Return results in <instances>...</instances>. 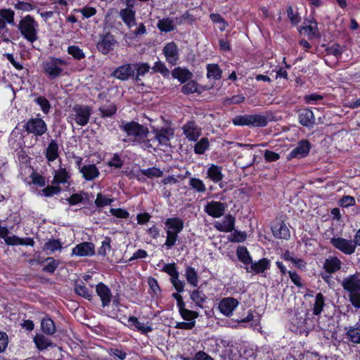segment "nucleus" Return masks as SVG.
<instances>
[{
  "label": "nucleus",
  "instance_id": "obj_1",
  "mask_svg": "<svg viewBox=\"0 0 360 360\" xmlns=\"http://www.w3.org/2000/svg\"><path fill=\"white\" fill-rule=\"evenodd\" d=\"M161 271L170 276V282L176 291V292L172 293V297L176 300L177 307L179 308L185 305L181 293L184 291L186 283L184 281L179 279V272L177 270L176 264L174 262L165 264Z\"/></svg>",
  "mask_w": 360,
  "mask_h": 360
},
{
  "label": "nucleus",
  "instance_id": "obj_2",
  "mask_svg": "<svg viewBox=\"0 0 360 360\" xmlns=\"http://www.w3.org/2000/svg\"><path fill=\"white\" fill-rule=\"evenodd\" d=\"M165 226L166 240L162 248L169 250L173 248L179 238V234L184 228V221L179 217L167 218L164 222Z\"/></svg>",
  "mask_w": 360,
  "mask_h": 360
},
{
  "label": "nucleus",
  "instance_id": "obj_3",
  "mask_svg": "<svg viewBox=\"0 0 360 360\" xmlns=\"http://www.w3.org/2000/svg\"><path fill=\"white\" fill-rule=\"evenodd\" d=\"M21 36L27 41L33 44L38 39L39 24L31 15L22 17L17 25Z\"/></svg>",
  "mask_w": 360,
  "mask_h": 360
},
{
  "label": "nucleus",
  "instance_id": "obj_4",
  "mask_svg": "<svg viewBox=\"0 0 360 360\" xmlns=\"http://www.w3.org/2000/svg\"><path fill=\"white\" fill-rule=\"evenodd\" d=\"M120 128L125 132L127 136L133 138L134 143L143 142L150 134L148 127L134 120L130 122L122 120Z\"/></svg>",
  "mask_w": 360,
  "mask_h": 360
},
{
  "label": "nucleus",
  "instance_id": "obj_5",
  "mask_svg": "<svg viewBox=\"0 0 360 360\" xmlns=\"http://www.w3.org/2000/svg\"><path fill=\"white\" fill-rule=\"evenodd\" d=\"M343 289L349 293V300L356 309L360 308V276L357 274L344 278L341 283Z\"/></svg>",
  "mask_w": 360,
  "mask_h": 360
},
{
  "label": "nucleus",
  "instance_id": "obj_6",
  "mask_svg": "<svg viewBox=\"0 0 360 360\" xmlns=\"http://www.w3.org/2000/svg\"><path fill=\"white\" fill-rule=\"evenodd\" d=\"M49 59L42 63V70L50 80H53L63 75V70L60 66L68 65V63L62 58L52 56Z\"/></svg>",
  "mask_w": 360,
  "mask_h": 360
},
{
  "label": "nucleus",
  "instance_id": "obj_7",
  "mask_svg": "<svg viewBox=\"0 0 360 360\" xmlns=\"http://www.w3.org/2000/svg\"><path fill=\"white\" fill-rule=\"evenodd\" d=\"M27 134H31L36 137H41L48 131L46 122L40 117H31L23 126Z\"/></svg>",
  "mask_w": 360,
  "mask_h": 360
},
{
  "label": "nucleus",
  "instance_id": "obj_8",
  "mask_svg": "<svg viewBox=\"0 0 360 360\" xmlns=\"http://www.w3.org/2000/svg\"><path fill=\"white\" fill-rule=\"evenodd\" d=\"M73 119L75 123L79 126L86 125L92 113V108L87 105L76 104L72 108Z\"/></svg>",
  "mask_w": 360,
  "mask_h": 360
},
{
  "label": "nucleus",
  "instance_id": "obj_9",
  "mask_svg": "<svg viewBox=\"0 0 360 360\" xmlns=\"http://www.w3.org/2000/svg\"><path fill=\"white\" fill-rule=\"evenodd\" d=\"M117 40L113 34L108 32L99 35V39L96 43L97 50L103 55H108L114 50Z\"/></svg>",
  "mask_w": 360,
  "mask_h": 360
},
{
  "label": "nucleus",
  "instance_id": "obj_10",
  "mask_svg": "<svg viewBox=\"0 0 360 360\" xmlns=\"http://www.w3.org/2000/svg\"><path fill=\"white\" fill-rule=\"evenodd\" d=\"M330 243L335 248L347 255L353 254L357 245L354 239L347 240L342 237H333Z\"/></svg>",
  "mask_w": 360,
  "mask_h": 360
},
{
  "label": "nucleus",
  "instance_id": "obj_11",
  "mask_svg": "<svg viewBox=\"0 0 360 360\" xmlns=\"http://www.w3.org/2000/svg\"><path fill=\"white\" fill-rule=\"evenodd\" d=\"M134 64L126 63L115 68L112 72L111 76L121 81H126L129 77L134 79Z\"/></svg>",
  "mask_w": 360,
  "mask_h": 360
},
{
  "label": "nucleus",
  "instance_id": "obj_12",
  "mask_svg": "<svg viewBox=\"0 0 360 360\" xmlns=\"http://www.w3.org/2000/svg\"><path fill=\"white\" fill-rule=\"evenodd\" d=\"M226 208L225 203L212 200L205 205L204 210L209 216L219 218L224 214Z\"/></svg>",
  "mask_w": 360,
  "mask_h": 360
},
{
  "label": "nucleus",
  "instance_id": "obj_13",
  "mask_svg": "<svg viewBox=\"0 0 360 360\" xmlns=\"http://www.w3.org/2000/svg\"><path fill=\"white\" fill-rule=\"evenodd\" d=\"M163 54L167 63L172 65H176L179 59V50L174 41L169 42L163 48Z\"/></svg>",
  "mask_w": 360,
  "mask_h": 360
},
{
  "label": "nucleus",
  "instance_id": "obj_14",
  "mask_svg": "<svg viewBox=\"0 0 360 360\" xmlns=\"http://www.w3.org/2000/svg\"><path fill=\"white\" fill-rule=\"evenodd\" d=\"M309 150V142L307 140H302L297 143V146L287 155V159L290 160L293 158H302L308 155Z\"/></svg>",
  "mask_w": 360,
  "mask_h": 360
},
{
  "label": "nucleus",
  "instance_id": "obj_15",
  "mask_svg": "<svg viewBox=\"0 0 360 360\" xmlns=\"http://www.w3.org/2000/svg\"><path fill=\"white\" fill-rule=\"evenodd\" d=\"M72 255L78 257H91L95 255V245L91 242L80 243L72 250Z\"/></svg>",
  "mask_w": 360,
  "mask_h": 360
},
{
  "label": "nucleus",
  "instance_id": "obj_16",
  "mask_svg": "<svg viewBox=\"0 0 360 360\" xmlns=\"http://www.w3.org/2000/svg\"><path fill=\"white\" fill-rule=\"evenodd\" d=\"M96 292L101 299L103 307L110 305L112 300V292L106 284L103 282L98 283L96 285Z\"/></svg>",
  "mask_w": 360,
  "mask_h": 360
},
{
  "label": "nucleus",
  "instance_id": "obj_17",
  "mask_svg": "<svg viewBox=\"0 0 360 360\" xmlns=\"http://www.w3.org/2000/svg\"><path fill=\"white\" fill-rule=\"evenodd\" d=\"M214 227L221 232H232L235 227V217L231 214H226L221 221L214 223Z\"/></svg>",
  "mask_w": 360,
  "mask_h": 360
},
{
  "label": "nucleus",
  "instance_id": "obj_18",
  "mask_svg": "<svg viewBox=\"0 0 360 360\" xmlns=\"http://www.w3.org/2000/svg\"><path fill=\"white\" fill-rule=\"evenodd\" d=\"M238 305V302L233 297L223 298L219 304V309L221 314L226 316H230L233 311Z\"/></svg>",
  "mask_w": 360,
  "mask_h": 360
},
{
  "label": "nucleus",
  "instance_id": "obj_19",
  "mask_svg": "<svg viewBox=\"0 0 360 360\" xmlns=\"http://www.w3.org/2000/svg\"><path fill=\"white\" fill-rule=\"evenodd\" d=\"M184 134L191 141H196L200 136V129L198 128L195 121L187 122L182 127Z\"/></svg>",
  "mask_w": 360,
  "mask_h": 360
},
{
  "label": "nucleus",
  "instance_id": "obj_20",
  "mask_svg": "<svg viewBox=\"0 0 360 360\" xmlns=\"http://www.w3.org/2000/svg\"><path fill=\"white\" fill-rule=\"evenodd\" d=\"M120 17L128 28L136 25V11L131 8H124L120 10Z\"/></svg>",
  "mask_w": 360,
  "mask_h": 360
},
{
  "label": "nucleus",
  "instance_id": "obj_21",
  "mask_svg": "<svg viewBox=\"0 0 360 360\" xmlns=\"http://www.w3.org/2000/svg\"><path fill=\"white\" fill-rule=\"evenodd\" d=\"M128 323L130 328L134 327L137 331L143 335H146L153 330L151 323L147 321L146 323H141L138 318L134 316L128 318Z\"/></svg>",
  "mask_w": 360,
  "mask_h": 360
},
{
  "label": "nucleus",
  "instance_id": "obj_22",
  "mask_svg": "<svg viewBox=\"0 0 360 360\" xmlns=\"http://www.w3.org/2000/svg\"><path fill=\"white\" fill-rule=\"evenodd\" d=\"M80 173L82 178L86 181H94L100 175V172L98 167L94 164H89L82 166L80 169Z\"/></svg>",
  "mask_w": 360,
  "mask_h": 360
},
{
  "label": "nucleus",
  "instance_id": "obj_23",
  "mask_svg": "<svg viewBox=\"0 0 360 360\" xmlns=\"http://www.w3.org/2000/svg\"><path fill=\"white\" fill-rule=\"evenodd\" d=\"M172 76L173 78L178 79L181 84H184L191 79L193 75L187 68L176 67L172 71Z\"/></svg>",
  "mask_w": 360,
  "mask_h": 360
},
{
  "label": "nucleus",
  "instance_id": "obj_24",
  "mask_svg": "<svg viewBox=\"0 0 360 360\" xmlns=\"http://www.w3.org/2000/svg\"><path fill=\"white\" fill-rule=\"evenodd\" d=\"M71 178V174L65 167L61 166L56 170H54L53 179L51 181L52 184H64L67 183Z\"/></svg>",
  "mask_w": 360,
  "mask_h": 360
},
{
  "label": "nucleus",
  "instance_id": "obj_25",
  "mask_svg": "<svg viewBox=\"0 0 360 360\" xmlns=\"http://www.w3.org/2000/svg\"><path fill=\"white\" fill-rule=\"evenodd\" d=\"M315 116L314 112L309 109H302L299 113L300 123L307 127H311L315 124Z\"/></svg>",
  "mask_w": 360,
  "mask_h": 360
},
{
  "label": "nucleus",
  "instance_id": "obj_26",
  "mask_svg": "<svg viewBox=\"0 0 360 360\" xmlns=\"http://www.w3.org/2000/svg\"><path fill=\"white\" fill-rule=\"evenodd\" d=\"M271 230L273 235L277 238L288 240L290 237V231L283 222L274 224Z\"/></svg>",
  "mask_w": 360,
  "mask_h": 360
},
{
  "label": "nucleus",
  "instance_id": "obj_27",
  "mask_svg": "<svg viewBox=\"0 0 360 360\" xmlns=\"http://www.w3.org/2000/svg\"><path fill=\"white\" fill-rule=\"evenodd\" d=\"M174 136V131L171 128L162 127L155 133V138L161 145L167 146L171 138Z\"/></svg>",
  "mask_w": 360,
  "mask_h": 360
},
{
  "label": "nucleus",
  "instance_id": "obj_28",
  "mask_svg": "<svg viewBox=\"0 0 360 360\" xmlns=\"http://www.w3.org/2000/svg\"><path fill=\"white\" fill-rule=\"evenodd\" d=\"M45 157L48 162H53L59 157V147L56 140H51L46 149Z\"/></svg>",
  "mask_w": 360,
  "mask_h": 360
},
{
  "label": "nucleus",
  "instance_id": "obj_29",
  "mask_svg": "<svg viewBox=\"0 0 360 360\" xmlns=\"http://www.w3.org/2000/svg\"><path fill=\"white\" fill-rule=\"evenodd\" d=\"M207 177L214 183L221 181L224 178L221 167L214 164L208 167L207 170Z\"/></svg>",
  "mask_w": 360,
  "mask_h": 360
},
{
  "label": "nucleus",
  "instance_id": "obj_30",
  "mask_svg": "<svg viewBox=\"0 0 360 360\" xmlns=\"http://www.w3.org/2000/svg\"><path fill=\"white\" fill-rule=\"evenodd\" d=\"M346 338L354 344H360V324L357 323L354 326L346 328Z\"/></svg>",
  "mask_w": 360,
  "mask_h": 360
},
{
  "label": "nucleus",
  "instance_id": "obj_31",
  "mask_svg": "<svg viewBox=\"0 0 360 360\" xmlns=\"http://www.w3.org/2000/svg\"><path fill=\"white\" fill-rule=\"evenodd\" d=\"M190 298L194 302L195 305L199 308H203V305L207 300V296L204 292L200 290V288L189 292Z\"/></svg>",
  "mask_w": 360,
  "mask_h": 360
},
{
  "label": "nucleus",
  "instance_id": "obj_32",
  "mask_svg": "<svg viewBox=\"0 0 360 360\" xmlns=\"http://www.w3.org/2000/svg\"><path fill=\"white\" fill-rule=\"evenodd\" d=\"M75 292L77 295L85 298L86 300H87L89 301L92 300V298H93L92 290L87 288L82 281L75 283Z\"/></svg>",
  "mask_w": 360,
  "mask_h": 360
},
{
  "label": "nucleus",
  "instance_id": "obj_33",
  "mask_svg": "<svg viewBox=\"0 0 360 360\" xmlns=\"http://www.w3.org/2000/svg\"><path fill=\"white\" fill-rule=\"evenodd\" d=\"M41 328L43 333L49 335H53L56 331L55 323L49 315L41 319Z\"/></svg>",
  "mask_w": 360,
  "mask_h": 360
},
{
  "label": "nucleus",
  "instance_id": "obj_34",
  "mask_svg": "<svg viewBox=\"0 0 360 360\" xmlns=\"http://www.w3.org/2000/svg\"><path fill=\"white\" fill-rule=\"evenodd\" d=\"M341 267V262L337 257H330L326 259L323 268L330 274L338 271Z\"/></svg>",
  "mask_w": 360,
  "mask_h": 360
},
{
  "label": "nucleus",
  "instance_id": "obj_35",
  "mask_svg": "<svg viewBox=\"0 0 360 360\" xmlns=\"http://www.w3.org/2000/svg\"><path fill=\"white\" fill-rule=\"evenodd\" d=\"M249 264H251V268L252 271L256 274L264 273V271L269 268V261L263 258L259 260L257 262H253L252 258L249 256Z\"/></svg>",
  "mask_w": 360,
  "mask_h": 360
},
{
  "label": "nucleus",
  "instance_id": "obj_36",
  "mask_svg": "<svg viewBox=\"0 0 360 360\" xmlns=\"http://www.w3.org/2000/svg\"><path fill=\"white\" fill-rule=\"evenodd\" d=\"M108 102L109 103L108 105L101 106L98 109L102 118L112 117L117 113V105L115 103L110 102V101H108Z\"/></svg>",
  "mask_w": 360,
  "mask_h": 360
},
{
  "label": "nucleus",
  "instance_id": "obj_37",
  "mask_svg": "<svg viewBox=\"0 0 360 360\" xmlns=\"http://www.w3.org/2000/svg\"><path fill=\"white\" fill-rule=\"evenodd\" d=\"M186 281L193 287H197L198 284V275L195 269L191 266H186L184 274Z\"/></svg>",
  "mask_w": 360,
  "mask_h": 360
},
{
  "label": "nucleus",
  "instance_id": "obj_38",
  "mask_svg": "<svg viewBox=\"0 0 360 360\" xmlns=\"http://www.w3.org/2000/svg\"><path fill=\"white\" fill-rule=\"evenodd\" d=\"M134 67H136V74L134 73V80L136 84H139L141 81L140 77L144 76L148 73L150 67L148 63H138L134 64Z\"/></svg>",
  "mask_w": 360,
  "mask_h": 360
},
{
  "label": "nucleus",
  "instance_id": "obj_39",
  "mask_svg": "<svg viewBox=\"0 0 360 360\" xmlns=\"http://www.w3.org/2000/svg\"><path fill=\"white\" fill-rule=\"evenodd\" d=\"M222 77V70L217 64L210 63L207 65V78L219 80Z\"/></svg>",
  "mask_w": 360,
  "mask_h": 360
},
{
  "label": "nucleus",
  "instance_id": "obj_40",
  "mask_svg": "<svg viewBox=\"0 0 360 360\" xmlns=\"http://www.w3.org/2000/svg\"><path fill=\"white\" fill-rule=\"evenodd\" d=\"M186 304L178 308L179 314L181 318L187 321H193L195 325V319L198 317L199 314L197 311H192L186 308Z\"/></svg>",
  "mask_w": 360,
  "mask_h": 360
},
{
  "label": "nucleus",
  "instance_id": "obj_41",
  "mask_svg": "<svg viewBox=\"0 0 360 360\" xmlns=\"http://www.w3.org/2000/svg\"><path fill=\"white\" fill-rule=\"evenodd\" d=\"M157 27L162 32H169L175 29L174 21L169 18H164L158 20Z\"/></svg>",
  "mask_w": 360,
  "mask_h": 360
},
{
  "label": "nucleus",
  "instance_id": "obj_42",
  "mask_svg": "<svg viewBox=\"0 0 360 360\" xmlns=\"http://www.w3.org/2000/svg\"><path fill=\"white\" fill-rule=\"evenodd\" d=\"M88 193L82 191L79 193H72L66 200L70 205L72 206L84 202V200H88Z\"/></svg>",
  "mask_w": 360,
  "mask_h": 360
},
{
  "label": "nucleus",
  "instance_id": "obj_43",
  "mask_svg": "<svg viewBox=\"0 0 360 360\" xmlns=\"http://www.w3.org/2000/svg\"><path fill=\"white\" fill-rule=\"evenodd\" d=\"M34 102L40 107L44 114L48 115L52 108L50 101L44 96H39L34 98Z\"/></svg>",
  "mask_w": 360,
  "mask_h": 360
},
{
  "label": "nucleus",
  "instance_id": "obj_44",
  "mask_svg": "<svg viewBox=\"0 0 360 360\" xmlns=\"http://www.w3.org/2000/svg\"><path fill=\"white\" fill-rule=\"evenodd\" d=\"M199 84L192 79L184 83L181 86V92L185 95H189L193 93H200L198 90Z\"/></svg>",
  "mask_w": 360,
  "mask_h": 360
},
{
  "label": "nucleus",
  "instance_id": "obj_45",
  "mask_svg": "<svg viewBox=\"0 0 360 360\" xmlns=\"http://www.w3.org/2000/svg\"><path fill=\"white\" fill-rule=\"evenodd\" d=\"M34 342L37 348L40 351H43L53 345L52 342L43 335H37L34 338Z\"/></svg>",
  "mask_w": 360,
  "mask_h": 360
},
{
  "label": "nucleus",
  "instance_id": "obj_46",
  "mask_svg": "<svg viewBox=\"0 0 360 360\" xmlns=\"http://www.w3.org/2000/svg\"><path fill=\"white\" fill-rule=\"evenodd\" d=\"M62 188L59 184L48 185L41 190V194L46 198H51L61 193Z\"/></svg>",
  "mask_w": 360,
  "mask_h": 360
},
{
  "label": "nucleus",
  "instance_id": "obj_47",
  "mask_svg": "<svg viewBox=\"0 0 360 360\" xmlns=\"http://www.w3.org/2000/svg\"><path fill=\"white\" fill-rule=\"evenodd\" d=\"M0 16L4 20L6 24L15 26V11L11 8L0 9Z\"/></svg>",
  "mask_w": 360,
  "mask_h": 360
},
{
  "label": "nucleus",
  "instance_id": "obj_48",
  "mask_svg": "<svg viewBox=\"0 0 360 360\" xmlns=\"http://www.w3.org/2000/svg\"><path fill=\"white\" fill-rule=\"evenodd\" d=\"M188 185L191 188L200 193H204L206 191V187L204 182L199 178L191 177L189 179Z\"/></svg>",
  "mask_w": 360,
  "mask_h": 360
},
{
  "label": "nucleus",
  "instance_id": "obj_49",
  "mask_svg": "<svg viewBox=\"0 0 360 360\" xmlns=\"http://www.w3.org/2000/svg\"><path fill=\"white\" fill-rule=\"evenodd\" d=\"M44 262H47L48 264L43 267L42 271L51 274L56 271L60 265V261L51 257L46 258Z\"/></svg>",
  "mask_w": 360,
  "mask_h": 360
},
{
  "label": "nucleus",
  "instance_id": "obj_50",
  "mask_svg": "<svg viewBox=\"0 0 360 360\" xmlns=\"http://www.w3.org/2000/svg\"><path fill=\"white\" fill-rule=\"evenodd\" d=\"M267 119L261 115H249V125L254 127H264L267 124Z\"/></svg>",
  "mask_w": 360,
  "mask_h": 360
},
{
  "label": "nucleus",
  "instance_id": "obj_51",
  "mask_svg": "<svg viewBox=\"0 0 360 360\" xmlns=\"http://www.w3.org/2000/svg\"><path fill=\"white\" fill-rule=\"evenodd\" d=\"M140 172L149 179L158 178L163 175V172L160 168L155 167L140 169Z\"/></svg>",
  "mask_w": 360,
  "mask_h": 360
},
{
  "label": "nucleus",
  "instance_id": "obj_52",
  "mask_svg": "<svg viewBox=\"0 0 360 360\" xmlns=\"http://www.w3.org/2000/svg\"><path fill=\"white\" fill-rule=\"evenodd\" d=\"M325 305V299L321 293L316 294L315 297V302L313 307V314L314 315H319Z\"/></svg>",
  "mask_w": 360,
  "mask_h": 360
},
{
  "label": "nucleus",
  "instance_id": "obj_53",
  "mask_svg": "<svg viewBox=\"0 0 360 360\" xmlns=\"http://www.w3.org/2000/svg\"><path fill=\"white\" fill-rule=\"evenodd\" d=\"M210 143L206 137L202 138L194 146V152L197 155H202L209 148Z\"/></svg>",
  "mask_w": 360,
  "mask_h": 360
},
{
  "label": "nucleus",
  "instance_id": "obj_54",
  "mask_svg": "<svg viewBox=\"0 0 360 360\" xmlns=\"http://www.w3.org/2000/svg\"><path fill=\"white\" fill-rule=\"evenodd\" d=\"M210 18L213 23L219 25L218 28L220 31L223 32L226 29L228 23L220 14L211 13L210 15Z\"/></svg>",
  "mask_w": 360,
  "mask_h": 360
},
{
  "label": "nucleus",
  "instance_id": "obj_55",
  "mask_svg": "<svg viewBox=\"0 0 360 360\" xmlns=\"http://www.w3.org/2000/svg\"><path fill=\"white\" fill-rule=\"evenodd\" d=\"M68 53L73 57L74 59L80 60L85 58V53L78 46L71 45L68 47Z\"/></svg>",
  "mask_w": 360,
  "mask_h": 360
},
{
  "label": "nucleus",
  "instance_id": "obj_56",
  "mask_svg": "<svg viewBox=\"0 0 360 360\" xmlns=\"http://www.w3.org/2000/svg\"><path fill=\"white\" fill-rule=\"evenodd\" d=\"M62 248V243L59 239L51 238L45 243L44 250L54 252L60 250Z\"/></svg>",
  "mask_w": 360,
  "mask_h": 360
},
{
  "label": "nucleus",
  "instance_id": "obj_57",
  "mask_svg": "<svg viewBox=\"0 0 360 360\" xmlns=\"http://www.w3.org/2000/svg\"><path fill=\"white\" fill-rule=\"evenodd\" d=\"M247 238V233L245 231H240L235 230L228 236V240L231 243H242Z\"/></svg>",
  "mask_w": 360,
  "mask_h": 360
},
{
  "label": "nucleus",
  "instance_id": "obj_58",
  "mask_svg": "<svg viewBox=\"0 0 360 360\" xmlns=\"http://www.w3.org/2000/svg\"><path fill=\"white\" fill-rule=\"evenodd\" d=\"M112 239L109 236H106L101 243V246L98 249V255L103 257H106L107 252L111 250Z\"/></svg>",
  "mask_w": 360,
  "mask_h": 360
},
{
  "label": "nucleus",
  "instance_id": "obj_59",
  "mask_svg": "<svg viewBox=\"0 0 360 360\" xmlns=\"http://www.w3.org/2000/svg\"><path fill=\"white\" fill-rule=\"evenodd\" d=\"M152 70H153L154 72L160 73L164 77H168L170 74V72L169 69L166 67L165 64L160 60L155 62L154 65L152 68Z\"/></svg>",
  "mask_w": 360,
  "mask_h": 360
},
{
  "label": "nucleus",
  "instance_id": "obj_60",
  "mask_svg": "<svg viewBox=\"0 0 360 360\" xmlns=\"http://www.w3.org/2000/svg\"><path fill=\"white\" fill-rule=\"evenodd\" d=\"M107 165L111 168L120 169L124 165V160L117 153H115L111 160L107 162Z\"/></svg>",
  "mask_w": 360,
  "mask_h": 360
},
{
  "label": "nucleus",
  "instance_id": "obj_61",
  "mask_svg": "<svg viewBox=\"0 0 360 360\" xmlns=\"http://www.w3.org/2000/svg\"><path fill=\"white\" fill-rule=\"evenodd\" d=\"M175 20L176 24L179 25H184L185 23L191 25L194 22L195 18L189 11H186L183 15L176 17Z\"/></svg>",
  "mask_w": 360,
  "mask_h": 360
},
{
  "label": "nucleus",
  "instance_id": "obj_62",
  "mask_svg": "<svg viewBox=\"0 0 360 360\" xmlns=\"http://www.w3.org/2000/svg\"><path fill=\"white\" fill-rule=\"evenodd\" d=\"M301 30L309 38H314L318 34L317 24L316 22H311L309 25L303 26Z\"/></svg>",
  "mask_w": 360,
  "mask_h": 360
},
{
  "label": "nucleus",
  "instance_id": "obj_63",
  "mask_svg": "<svg viewBox=\"0 0 360 360\" xmlns=\"http://www.w3.org/2000/svg\"><path fill=\"white\" fill-rule=\"evenodd\" d=\"M30 177L31 178L32 183L34 185L38 186L39 187H44L46 184L45 177L37 172H33L30 174Z\"/></svg>",
  "mask_w": 360,
  "mask_h": 360
},
{
  "label": "nucleus",
  "instance_id": "obj_64",
  "mask_svg": "<svg viewBox=\"0 0 360 360\" xmlns=\"http://www.w3.org/2000/svg\"><path fill=\"white\" fill-rule=\"evenodd\" d=\"M13 6L16 10L26 12L33 11L35 8V6L31 3L20 0L14 4Z\"/></svg>",
  "mask_w": 360,
  "mask_h": 360
}]
</instances>
